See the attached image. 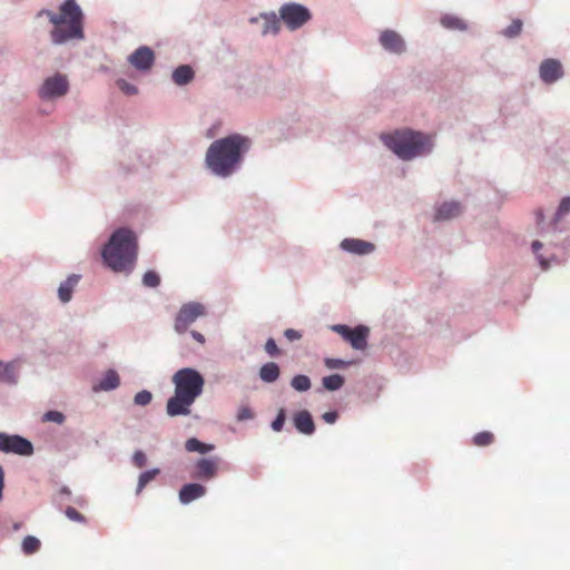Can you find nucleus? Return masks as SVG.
Masks as SVG:
<instances>
[{
  "label": "nucleus",
  "mask_w": 570,
  "mask_h": 570,
  "mask_svg": "<svg viewBox=\"0 0 570 570\" xmlns=\"http://www.w3.org/2000/svg\"><path fill=\"white\" fill-rule=\"evenodd\" d=\"M249 147V138L239 134L229 135L210 144L205 163L213 174L228 177L242 163L243 155Z\"/></svg>",
  "instance_id": "nucleus-1"
},
{
  "label": "nucleus",
  "mask_w": 570,
  "mask_h": 570,
  "mask_svg": "<svg viewBox=\"0 0 570 570\" xmlns=\"http://www.w3.org/2000/svg\"><path fill=\"white\" fill-rule=\"evenodd\" d=\"M46 14L53 28L50 31L51 41L62 45L70 40L83 39V13L76 0H66L58 12L40 10L37 17Z\"/></svg>",
  "instance_id": "nucleus-2"
},
{
  "label": "nucleus",
  "mask_w": 570,
  "mask_h": 570,
  "mask_svg": "<svg viewBox=\"0 0 570 570\" xmlns=\"http://www.w3.org/2000/svg\"><path fill=\"white\" fill-rule=\"evenodd\" d=\"M173 383L175 394L167 401L166 413L171 417L189 415L191 405L203 393L204 377L196 370L185 367L174 374Z\"/></svg>",
  "instance_id": "nucleus-3"
},
{
  "label": "nucleus",
  "mask_w": 570,
  "mask_h": 570,
  "mask_svg": "<svg viewBox=\"0 0 570 570\" xmlns=\"http://www.w3.org/2000/svg\"><path fill=\"white\" fill-rule=\"evenodd\" d=\"M137 237L128 228L115 230L102 249L105 264L117 273H130L137 259Z\"/></svg>",
  "instance_id": "nucleus-4"
},
{
  "label": "nucleus",
  "mask_w": 570,
  "mask_h": 570,
  "mask_svg": "<svg viewBox=\"0 0 570 570\" xmlns=\"http://www.w3.org/2000/svg\"><path fill=\"white\" fill-rule=\"evenodd\" d=\"M381 139L386 147L404 160L424 155L432 149V141L429 136L410 129L383 134Z\"/></svg>",
  "instance_id": "nucleus-5"
},
{
  "label": "nucleus",
  "mask_w": 570,
  "mask_h": 570,
  "mask_svg": "<svg viewBox=\"0 0 570 570\" xmlns=\"http://www.w3.org/2000/svg\"><path fill=\"white\" fill-rule=\"evenodd\" d=\"M279 16L286 27L296 30L311 19L307 8L298 3H286L281 7Z\"/></svg>",
  "instance_id": "nucleus-6"
},
{
  "label": "nucleus",
  "mask_w": 570,
  "mask_h": 570,
  "mask_svg": "<svg viewBox=\"0 0 570 570\" xmlns=\"http://www.w3.org/2000/svg\"><path fill=\"white\" fill-rule=\"evenodd\" d=\"M332 330L348 342L353 348L361 351L366 348L370 334L368 327L358 325L355 328H351L347 325L337 324L333 325Z\"/></svg>",
  "instance_id": "nucleus-7"
},
{
  "label": "nucleus",
  "mask_w": 570,
  "mask_h": 570,
  "mask_svg": "<svg viewBox=\"0 0 570 570\" xmlns=\"http://www.w3.org/2000/svg\"><path fill=\"white\" fill-rule=\"evenodd\" d=\"M0 451L28 456L33 453V445L20 435H9L0 432Z\"/></svg>",
  "instance_id": "nucleus-8"
},
{
  "label": "nucleus",
  "mask_w": 570,
  "mask_h": 570,
  "mask_svg": "<svg viewBox=\"0 0 570 570\" xmlns=\"http://www.w3.org/2000/svg\"><path fill=\"white\" fill-rule=\"evenodd\" d=\"M69 90V81L65 75L56 73L48 77L39 89L41 99H53L65 96Z\"/></svg>",
  "instance_id": "nucleus-9"
},
{
  "label": "nucleus",
  "mask_w": 570,
  "mask_h": 570,
  "mask_svg": "<svg viewBox=\"0 0 570 570\" xmlns=\"http://www.w3.org/2000/svg\"><path fill=\"white\" fill-rule=\"evenodd\" d=\"M205 314V307L200 303L184 304L175 320V330L178 333H184L199 316Z\"/></svg>",
  "instance_id": "nucleus-10"
},
{
  "label": "nucleus",
  "mask_w": 570,
  "mask_h": 570,
  "mask_svg": "<svg viewBox=\"0 0 570 570\" xmlns=\"http://www.w3.org/2000/svg\"><path fill=\"white\" fill-rule=\"evenodd\" d=\"M219 463L220 459L218 456L197 460L193 478L205 481L214 479L217 475Z\"/></svg>",
  "instance_id": "nucleus-11"
},
{
  "label": "nucleus",
  "mask_w": 570,
  "mask_h": 570,
  "mask_svg": "<svg viewBox=\"0 0 570 570\" xmlns=\"http://www.w3.org/2000/svg\"><path fill=\"white\" fill-rule=\"evenodd\" d=\"M128 61L137 70L147 71L149 70L155 61L154 51L149 47H139L129 57Z\"/></svg>",
  "instance_id": "nucleus-12"
},
{
  "label": "nucleus",
  "mask_w": 570,
  "mask_h": 570,
  "mask_svg": "<svg viewBox=\"0 0 570 570\" xmlns=\"http://www.w3.org/2000/svg\"><path fill=\"white\" fill-rule=\"evenodd\" d=\"M382 47L393 53H402L405 50L403 38L394 30H384L380 36Z\"/></svg>",
  "instance_id": "nucleus-13"
},
{
  "label": "nucleus",
  "mask_w": 570,
  "mask_h": 570,
  "mask_svg": "<svg viewBox=\"0 0 570 570\" xmlns=\"http://www.w3.org/2000/svg\"><path fill=\"white\" fill-rule=\"evenodd\" d=\"M563 75L561 63L556 59H546L540 66V77L547 83H552Z\"/></svg>",
  "instance_id": "nucleus-14"
},
{
  "label": "nucleus",
  "mask_w": 570,
  "mask_h": 570,
  "mask_svg": "<svg viewBox=\"0 0 570 570\" xmlns=\"http://www.w3.org/2000/svg\"><path fill=\"white\" fill-rule=\"evenodd\" d=\"M293 423L296 430L306 435L315 432V423L312 414L307 410H301L293 415Z\"/></svg>",
  "instance_id": "nucleus-15"
},
{
  "label": "nucleus",
  "mask_w": 570,
  "mask_h": 570,
  "mask_svg": "<svg viewBox=\"0 0 570 570\" xmlns=\"http://www.w3.org/2000/svg\"><path fill=\"white\" fill-rule=\"evenodd\" d=\"M206 494V488L199 483L185 484L179 490V501L183 504H188Z\"/></svg>",
  "instance_id": "nucleus-16"
},
{
  "label": "nucleus",
  "mask_w": 570,
  "mask_h": 570,
  "mask_svg": "<svg viewBox=\"0 0 570 570\" xmlns=\"http://www.w3.org/2000/svg\"><path fill=\"white\" fill-rule=\"evenodd\" d=\"M341 247L346 252L358 255L370 254L374 250V245L372 243L355 238L344 239L341 243Z\"/></svg>",
  "instance_id": "nucleus-17"
},
{
  "label": "nucleus",
  "mask_w": 570,
  "mask_h": 570,
  "mask_svg": "<svg viewBox=\"0 0 570 570\" xmlns=\"http://www.w3.org/2000/svg\"><path fill=\"white\" fill-rule=\"evenodd\" d=\"M259 19L263 20L262 33L264 36H266L268 33H272V35L278 33L279 28H281V22H279V19L277 18V16L274 12L262 13L259 16ZM257 21H258V18H252L250 19L252 23L257 22Z\"/></svg>",
  "instance_id": "nucleus-18"
},
{
  "label": "nucleus",
  "mask_w": 570,
  "mask_h": 570,
  "mask_svg": "<svg viewBox=\"0 0 570 570\" xmlns=\"http://www.w3.org/2000/svg\"><path fill=\"white\" fill-rule=\"evenodd\" d=\"M80 279L79 275L72 274L58 288V296L62 303H68L72 297V292Z\"/></svg>",
  "instance_id": "nucleus-19"
},
{
  "label": "nucleus",
  "mask_w": 570,
  "mask_h": 570,
  "mask_svg": "<svg viewBox=\"0 0 570 570\" xmlns=\"http://www.w3.org/2000/svg\"><path fill=\"white\" fill-rule=\"evenodd\" d=\"M462 212L461 205L456 202H445L436 210L435 219H451Z\"/></svg>",
  "instance_id": "nucleus-20"
},
{
  "label": "nucleus",
  "mask_w": 570,
  "mask_h": 570,
  "mask_svg": "<svg viewBox=\"0 0 570 570\" xmlns=\"http://www.w3.org/2000/svg\"><path fill=\"white\" fill-rule=\"evenodd\" d=\"M120 379L115 370H108L100 382L94 386L95 391H111L119 386Z\"/></svg>",
  "instance_id": "nucleus-21"
},
{
  "label": "nucleus",
  "mask_w": 570,
  "mask_h": 570,
  "mask_svg": "<svg viewBox=\"0 0 570 570\" xmlns=\"http://www.w3.org/2000/svg\"><path fill=\"white\" fill-rule=\"evenodd\" d=\"M279 366L274 362L264 364L259 370V377L263 382L273 383L279 377Z\"/></svg>",
  "instance_id": "nucleus-22"
},
{
  "label": "nucleus",
  "mask_w": 570,
  "mask_h": 570,
  "mask_svg": "<svg viewBox=\"0 0 570 570\" xmlns=\"http://www.w3.org/2000/svg\"><path fill=\"white\" fill-rule=\"evenodd\" d=\"M194 78V70L188 65H181L173 72V80L176 85L183 86Z\"/></svg>",
  "instance_id": "nucleus-23"
},
{
  "label": "nucleus",
  "mask_w": 570,
  "mask_h": 570,
  "mask_svg": "<svg viewBox=\"0 0 570 570\" xmlns=\"http://www.w3.org/2000/svg\"><path fill=\"white\" fill-rule=\"evenodd\" d=\"M214 448L215 446L213 444L203 443L196 438H190L185 443V449L188 452H198L202 454L214 450Z\"/></svg>",
  "instance_id": "nucleus-24"
},
{
  "label": "nucleus",
  "mask_w": 570,
  "mask_h": 570,
  "mask_svg": "<svg viewBox=\"0 0 570 570\" xmlns=\"http://www.w3.org/2000/svg\"><path fill=\"white\" fill-rule=\"evenodd\" d=\"M344 377L340 374H332L323 377L322 384L327 391H337L344 385Z\"/></svg>",
  "instance_id": "nucleus-25"
},
{
  "label": "nucleus",
  "mask_w": 570,
  "mask_h": 570,
  "mask_svg": "<svg viewBox=\"0 0 570 570\" xmlns=\"http://www.w3.org/2000/svg\"><path fill=\"white\" fill-rule=\"evenodd\" d=\"M441 24L446 29L465 30V22L459 17L446 14L441 18Z\"/></svg>",
  "instance_id": "nucleus-26"
},
{
  "label": "nucleus",
  "mask_w": 570,
  "mask_h": 570,
  "mask_svg": "<svg viewBox=\"0 0 570 570\" xmlns=\"http://www.w3.org/2000/svg\"><path fill=\"white\" fill-rule=\"evenodd\" d=\"M159 473H160V470L157 468L148 470L146 472H142L138 479L136 493L139 494L149 482H151L153 480L156 479V476Z\"/></svg>",
  "instance_id": "nucleus-27"
},
{
  "label": "nucleus",
  "mask_w": 570,
  "mask_h": 570,
  "mask_svg": "<svg viewBox=\"0 0 570 570\" xmlns=\"http://www.w3.org/2000/svg\"><path fill=\"white\" fill-rule=\"evenodd\" d=\"M311 380L308 376L298 374L291 381V386L298 392H306L311 389Z\"/></svg>",
  "instance_id": "nucleus-28"
},
{
  "label": "nucleus",
  "mask_w": 570,
  "mask_h": 570,
  "mask_svg": "<svg viewBox=\"0 0 570 570\" xmlns=\"http://www.w3.org/2000/svg\"><path fill=\"white\" fill-rule=\"evenodd\" d=\"M41 547L40 540L33 535H28L22 541V551L26 554L36 553Z\"/></svg>",
  "instance_id": "nucleus-29"
},
{
  "label": "nucleus",
  "mask_w": 570,
  "mask_h": 570,
  "mask_svg": "<svg viewBox=\"0 0 570 570\" xmlns=\"http://www.w3.org/2000/svg\"><path fill=\"white\" fill-rule=\"evenodd\" d=\"M494 435L489 431H482L473 436V444L476 446H487L493 443Z\"/></svg>",
  "instance_id": "nucleus-30"
},
{
  "label": "nucleus",
  "mask_w": 570,
  "mask_h": 570,
  "mask_svg": "<svg viewBox=\"0 0 570 570\" xmlns=\"http://www.w3.org/2000/svg\"><path fill=\"white\" fill-rule=\"evenodd\" d=\"M522 21L520 19H515L511 22V24L503 31V35L508 38H514L521 33L522 30Z\"/></svg>",
  "instance_id": "nucleus-31"
},
{
  "label": "nucleus",
  "mask_w": 570,
  "mask_h": 570,
  "mask_svg": "<svg viewBox=\"0 0 570 570\" xmlns=\"http://www.w3.org/2000/svg\"><path fill=\"white\" fill-rule=\"evenodd\" d=\"M142 283L147 287H157L160 284V277L156 272L148 271L144 274Z\"/></svg>",
  "instance_id": "nucleus-32"
},
{
  "label": "nucleus",
  "mask_w": 570,
  "mask_h": 570,
  "mask_svg": "<svg viewBox=\"0 0 570 570\" xmlns=\"http://www.w3.org/2000/svg\"><path fill=\"white\" fill-rule=\"evenodd\" d=\"M65 415L63 413L59 411H48L43 414L42 421L43 422H55L58 424H62L65 422Z\"/></svg>",
  "instance_id": "nucleus-33"
},
{
  "label": "nucleus",
  "mask_w": 570,
  "mask_h": 570,
  "mask_svg": "<svg viewBox=\"0 0 570 570\" xmlns=\"http://www.w3.org/2000/svg\"><path fill=\"white\" fill-rule=\"evenodd\" d=\"M151 400H153V395L147 390H142V391L138 392L134 397L135 404L141 405V406L148 405L151 402Z\"/></svg>",
  "instance_id": "nucleus-34"
},
{
  "label": "nucleus",
  "mask_w": 570,
  "mask_h": 570,
  "mask_svg": "<svg viewBox=\"0 0 570 570\" xmlns=\"http://www.w3.org/2000/svg\"><path fill=\"white\" fill-rule=\"evenodd\" d=\"M255 414L253 412V410L244 404V405H240L238 411H237V415H236V419L238 422H243V421H247V420H252L254 419Z\"/></svg>",
  "instance_id": "nucleus-35"
},
{
  "label": "nucleus",
  "mask_w": 570,
  "mask_h": 570,
  "mask_svg": "<svg viewBox=\"0 0 570 570\" xmlns=\"http://www.w3.org/2000/svg\"><path fill=\"white\" fill-rule=\"evenodd\" d=\"M117 87L125 94V95H128V96H131V95H136L138 92L137 90V87L129 83L128 81H126L125 79H118L117 80Z\"/></svg>",
  "instance_id": "nucleus-36"
},
{
  "label": "nucleus",
  "mask_w": 570,
  "mask_h": 570,
  "mask_svg": "<svg viewBox=\"0 0 570 570\" xmlns=\"http://www.w3.org/2000/svg\"><path fill=\"white\" fill-rule=\"evenodd\" d=\"M285 421H286V412L284 409H279L275 420L272 422V429L275 432L282 431Z\"/></svg>",
  "instance_id": "nucleus-37"
},
{
  "label": "nucleus",
  "mask_w": 570,
  "mask_h": 570,
  "mask_svg": "<svg viewBox=\"0 0 570 570\" xmlns=\"http://www.w3.org/2000/svg\"><path fill=\"white\" fill-rule=\"evenodd\" d=\"M65 513L67 518L70 519L71 521L81 523L86 522V518L72 507H68Z\"/></svg>",
  "instance_id": "nucleus-38"
},
{
  "label": "nucleus",
  "mask_w": 570,
  "mask_h": 570,
  "mask_svg": "<svg viewBox=\"0 0 570 570\" xmlns=\"http://www.w3.org/2000/svg\"><path fill=\"white\" fill-rule=\"evenodd\" d=\"M324 363H325V366L330 370L343 368V367H346L347 365H350V362H345L340 358H325Z\"/></svg>",
  "instance_id": "nucleus-39"
},
{
  "label": "nucleus",
  "mask_w": 570,
  "mask_h": 570,
  "mask_svg": "<svg viewBox=\"0 0 570 570\" xmlns=\"http://www.w3.org/2000/svg\"><path fill=\"white\" fill-rule=\"evenodd\" d=\"M132 463L139 469L144 468L147 463L146 454L140 450L136 451L132 455Z\"/></svg>",
  "instance_id": "nucleus-40"
},
{
  "label": "nucleus",
  "mask_w": 570,
  "mask_h": 570,
  "mask_svg": "<svg viewBox=\"0 0 570 570\" xmlns=\"http://www.w3.org/2000/svg\"><path fill=\"white\" fill-rule=\"evenodd\" d=\"M570 212V197H564L558 208L557 217L560 218Z\"/></svg>",
  "instance_id": "nucleus-41"
},
{
  "label": "nucleus",
  "mask_w": 570,
  "mask_h": 570,
  "mask_svg": "<svg viewBox=\"0 0 570 570\" xmlns=\"http://www.w3.org/2000/svg\"><path fill=\"white\" fill-rule=\"evenodd\" d=\"M265 351L268 355L275 356L279 353L276 342L273 338H268L265 344Z\"/></svg>",
  "instance_id": "nucleus-42"
},
{
  "label": "nucleus",
  "mask_w": 570,
  "mask_h": 570,
  "mask_svg": "<svg viewBox=\"0 0 570 570\" xmlns=\"http://www.w3.org/2000/svg\"><path fill=\"white\" fill-rule=\"evenodd\" d=\"M284 335L291 342L298 341V340L302 338V334L298 331L294 330V328H287L284 332Z\"/></svg>",
  "instance_id": "nucleus-43"
},
{
  "label": "nucleus",
  "mask_w": 570,
  "mask_h": 570,
  "mask_svg": "<svg viewBox=\"0 0 570 570\" xmlns=\"http://www.w3.org/2000/svg\"><path fill=\"white\" fill-rule=\"evenodd\" d=\"M337 417H338V414H337V412H335V411L325 412V413L322 415V419H323L326 423H328V424H333V423H335V422H336V420H337Z\"/></svg>",
  "instance_id": "nucleus-44"
},
{
  "label": "nucleus",
  "mask_w": 570,
  "mask_h": 570,
  "mask_svg": "<svg viewBox=\"0 0 570 570\" xmlns=\"http://www.w3.org/2000/svg\"><path fill=\"white\" fill-rule=\"evenodd\" d=\"M191 335H193V337H194L197 342H199V343H202V344L205 342V337H204V335H203V334H200L199 332L193 331V332H191Z\"/></svg>",
  "instance_id": "nucleus-45"
},
{
  "label": "nucleus",
  "mask_w": 570,
  "mask_h": 570,
  "mask_svg": "<svg viewBox=\"0 0 570 570\" xmlns=\"http://www.w3.org/2000/svg\"><path fill=\"white\" fill-rule=\"evenodd\" d=\"M542 247V244L539 240L532 243V249L537 254L539 249Z\"/></svg>",
  "instance_id": "nucleus-46"
},
{
  "label": "nucleus",
  "mask_w": 570,
  "mask_h": 570,
  "mask_svg": "<svg viewBox=\"0 0 570 570\" xmlns=\"http://www.w3.org/2000/svg\"><path fill=\"white\" fill-rule=\"evenodd\" d=\"M539 261H540L542 268L547 269L549 266L548 262L546 259L541 258L540 256H539Z\"/></svg>",
  "instance_id": "nucleus-47"
},
{
  "label": "nucleus",
  "mask_w": 570,
  "mask_h": 570,
  "mask_svg": "<svg viewBox=\"0 0 570 570\" xmlns=\"http://www.w3.org/2000/svg\"><path fill=\"white\" fill-rule=\"evenodd\" d=\"M542 219H543V215H542V213H541V212H538V213H537V220H538V224H540Z\"/></svg>",
  "instance_id": "nucleus-48"
}]
</instances>
